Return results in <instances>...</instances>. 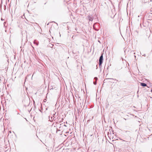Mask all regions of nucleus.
Segmentation results:
<instances>
[{
	"label": "nucleus",
	"mask_w": 152,
	"mask_h": 152,
	"mask_svg": "<svg viewBox=\"0 0 152 152\" xmlns=\"http://www.w3.org/2000/svg\"><path fill=\"white\" fill-rule=\"evenodd\" d=\"M103 56L102 54L101 56H100L99 59V66H100L103 63Z\"/></svg>",
	"instance_id": "nucleus-1"
},
{
	"label": "nucleus",
	"mask_w": 152,
	"mask_h": 152,
	"mask_svg": "<svg viewBox=\"0 0 152 152\" xmlns=\"http://www.w3.org/2000/svg\"><path fill=\"white\" fill-rule=\"evenodd\" d=\"M88 18L90 21H92L93 20V18L92 17H91L90 15L88 16Z\"/></svg>",
	"instance_id": "nucleus-2"
},
{
	"label": "nucleus",
	"mask_w": 152,
	"mask_h": 152,
	"mask_svg": "<svg viewBox=\"0 0 152 152\" xmlns=\"http://www.w3.org/2000/svg\"><path fill=\"white\" fill-rule=\"evenodd\" d=\"M141 85L143 87L146 86H147V85L145 83H141Z\"/></svg>",
	"instance_id": "nucleus-3"
},
{
	"label": "nucleus",
	"mask_w": 152,
	"mask_h": 152,
	"mask_svg": "<svg viewBox=\"0 0 152 152\" xmlns=\"http://www.w3.org/2000/svg\"><path fill=\"white\" fill-rule=\"evenodd\" d=\"M34 44H35L36 45H38V43L37 42V41L36 40H34Z\"/></svg>",
	"instance_id": "nucleus-4"
},
{
	"label": "nucleus",
	"mask_w": 152,
	"mask_h": 152,
	"mask_svg": "<svg viewBox=\"0 0 152 152\" xmlns=\"http://www.w3.org/2000/svg\"><path fill=\"white\" fill-rule=\"evenodd\" d=\"M14 113L15 114H16L17 115H18V114H19V113L17 111H16V110L15 111V112H14Z\"/></svg>",
	"instance_id": "nucleus-5"
},
{
	"label": "nucleus",
	"mask_w": 152,
	"mask_h": 152,
	"mask_svg": "<svg viewBox=\"0 0 152 152\" xmlns=\"http://www.w3.org/2000/svg\"><path fill=\"white\" fill-rule=\"evenodd\" d=\"M94 85H96V81H95V82H94Z\"/></svg>",
	"instance_id": "nucleus-6"
},
{
	"label": "nucleus",
	"mask_w": 152,
	"mask_h": 152,
	"mask_svg": "<svg viewBox=\"0 0 152 152\" xmlns=\"http://www.w3.org/2000/svg\"><path fill=\"white\" fill-rule=\"evenodd\" d=\"M94 79L96 80H96H97V77H95L94 78Z\"/></svg>",
	"instance_id": "nucleus-7"
},
{
	"label": "nucleus",
	"mask_w": 152,
	"mask_h": 152,
	"mask_svg": "<svg viewBox=\"0 0 152 152\" xmlns=\"http://www.w3.org/2000/svg\"><path fill=\"white\" fill-rule=\"evenodd\" d=\"M112 79L113 80H115L116 81H118V80H116L115 79Z\"/></svg>",
	"instance_id": "nucleus-8"
},
{
	"label": "nucleus",
	"mask_w": 152,
	"mask_h": 152,
	"mask_svg": "<svg viewBox=\"0 0 152 152\" xmlns=\"http://www.w3.org/2000/svg\"><path fill=\"white\" fill-rule=\"evenodd\" d=\"M95 23L94 24V25L93 27H94V26L95 25Z\"/></svg>",
	"instance_id": "nucleus-9"
},
{
	"label": "nucleus",
	"mask_w": 152,
	"mask_h": 152,
	"mask_svg": "<svg viewBox=\"0 0 152 152\" xmlns=\"http://www.w3.org/2000/svg\"><path fill=\"white\" fill-rule=\"evenodd\" d=\"M151 92H152V89L151 90Z\"/></svg>",
	"instance_id": "nucleus-10"
},
{
	"label": "nucleus",
	"mask_w": 152,
	"mask_h": 152,
	"mask_svg": "<svg viewBox=\"0 0 152 152\" xmlns=\"http://www.w3.org/2000/svg\"><path fill=\"white\" fill-rule=\"evenodd\" d=\"M0 80H1V79H0Z\"/></svg>",
	"instance_id": "nucleus-11"
},
{
	"label": "nucleus",
	"mask_w": 152,
	"mask_h": 152,
	"mask_svg": "<svg viewBox=\"0 0 152 152\" xmlns=\"http://www.w3.org/2000/svg\"><path fill=\"white\" fill-rule=\"evenodd\" d=\"M0 80H1V79H0Z\"/></svg>",
	"instance_id": "nucleus-12"
}]
</instances>
